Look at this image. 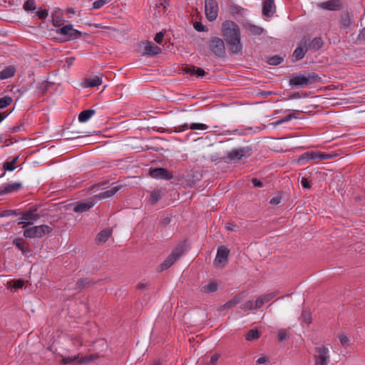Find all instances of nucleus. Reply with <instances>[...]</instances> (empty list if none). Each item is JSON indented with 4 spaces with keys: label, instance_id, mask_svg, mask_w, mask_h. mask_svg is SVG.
Returning <instances> with one entry per match:
<instances>
[{
    "label": "nucleus",
    "instance_id": "obj_1",
    "mask_svg": "<svg viewBox=\"0 0 365 365\" xmlns=\"http://www.w3.org/2000/svg\"><path fill=\"white\" fill-rule=\"evenodd\" d=\"M221 34L232 54L241 55L242 44L240 38V26L233 21L227 20L222 24Z\"/></svg>",
    "mask_w": 365,
    "mask_h": 365
},
{
    "label": "nucleus",
    "instance_id": "obj_2",
    "mask_svg": "<svg viewBox=\"0 0 365 365\" xmlns=\"http://www.w3.org/2000/svg\"><path fill=\"white\" fill-rule=\"evenodd\" d=\"M321 81V78L314 72H304L303 74H297L292 76L289 84L292 88H304L307 86L314 84Z\"/></svg>",
    "mask_w": 365,
    "mask_h": 365
},
{
    "label": "nucleus",
    "instance_id": "obj_3",
    "mask_svg": "<svg viewBox=\"0 0 365 365\" xmlns=\"http://www.w3.org/2000/svg\"><path fill=\"white\" fill-rule=\"evenodd\" d=\"M186 241L181 242L178 244L171 252V253L166 257V259L158 267L157 271L162 272L170 268L180 257L183 255L185 251Z\"/></svg>",
    "mask_w": 365,
    "mask_h": 365
},
{
    "label": "nucleus",
    "instance_id": "obj_4",
    "mask_svg": "<svg viewBox=\"0 0 365 365\" xmlns=\"http://www.w3.org/2000/svg\"><path fill=\"white\" fill-rule=\"evenodd\" d=\"M253 153L251 146H245L232 150L226 155H224L221 159L222 161L229 163H237L243 158H249Z\"/></svg>",
    "mask_w": 365,
    "mask_h": 365
},
{
    "label": "nucleus",
    "instance_id": "obj_5",
    "mask_svg": "<svg viewBox=\"0 0 365 365\" xmlns=\"http://www.w3.org/2000/svg\"><path fill=\"white\" fill-rule=\"evenodd\" d=\"M210 52L217 58H224L226 55L224 40L219 37H212L208 43Z\"/></svg>",
    "mask_w": 365,
    "mask_h": 365
},
{
    "label": "nucleus",
    "instance_id": "obj_6",
    "mask_svg": "<svg viewBox=\"0 0 365 365\" xmlns=\"http://www.w3.org/2000/svg\"><path fill=\"white\" fill-rule=\"evenodd\" d=\"M52 230L53 229L46 225L34 226L26 229L24 231V236L26 238H40L46 235L50 234Z\"/></svg>",
    "mask_w": 365,
    "mask_h": 365
},
{
    "label": "nucleus",
    "instance_id": "obj_7",
    "mask_svg": "<svg viewBox=\"0 0 365 365\" xmlns=\"http://www.w3.org/2000/svg\"><path fill=\"white\" fill-rule=\"evenodd\" d=\"M56 34L62 35L64 38H59L60 42H64L77 39L82 36L80 31L73 29L72 24H66V26L56 30Z\"/></svg>",
    "mask_w": 365,
    "mask_h": 365
},
{
    "label": "nucleus",
    "instance_id": "obj_8",
    "mask_svg": "<svg viewBox=\"0 0 365 365\" xmlns=\"http://www.w3.org/2000/svg\"><path fill=\"white\" fill-rule=\"evenodd\" d=\"M317 354L314 355V365H327L329 361V349L324 345L315 348Z\"/></svg>",
    "mask_w": 365,
    "mask_h": 365
},
{
    "label": "nucleus",
    "instance_id": "obj_9",
    "mask_svg": "<svg viewBox=\"0 0 365 365\" xmlns=\"http://www.w3.org/2000/svg\"><path fill=\"white\" fill-rule=\"evenodd\" d=\"M205 15L207 20L212 21L218 15V4L216 0H205Z\"/></svg>",
    "mask_w": 365,
    "mask_h": 365
},
{
    "label": "nucleus",
    "instance_id": "obj_10",
    "mask_svg": "<svg viewBox=\"0 0 365 365\" xmlns=\"http://www.w3.org/2000/svg\"><path fill=\"white\" fill-rule=\"evenodd\" d=\"M332 156L330 154H327L320 152L308 151L303 153L298 159L299 163H304L309 160H327L331 158Z\"/></svg>",
    "mask_w": 365,
    "mask_h": 365
},
{
    "label": "nucleus",
    "instance_id": "obj_11",
    "mask_svg": "<svg viewBox=\"0 0 365 365\" xmlns=\"http://www.w3.org/2000/svg\"><path fill=\"white\" fill-rule=\"evenodd\" d=\"M230 254V250L225 247H219L217 249V255L214 260V264L216 267L222 268L225 267L227 261Z\"/></svg>",
    "mask_w": 365,
    "mask_h": 365
},
{
    "label": "nucleus",
    "instance_id": "obj_12",
    "mask_svg": "<svg viewBox=\"0 0 365 365\" xmlns=\"http://www.w3.org/2000/svg\"><path fill=\"white\" fill-rule=\"evenodd\" d=\"M149 175L153 178L165 180H170L173 178V173L164 168H150Z\"/></svg>",
    "mask_w": 365,
    "mask_h": 365
},
{
    "label": "nucleus",
    "instance_id": "obj_13",
    "mask_svg": "<svg viewBox=\"0 0 365 365\" xmlns=\"http://www.w3.org/2000/svg\"><path fill=\"white\" fill-rule=\"evenodd\" d=\"M21 221L18 222V225L23 224L22 227L24 228L30 225H33L34 221L40 219V215L34 214L32 211L27 210L26 212H20Z\"/></svg>",
    "mask_w": 365,
    "mask_h": 365
},
{
    "label": "nucleus",
    "instance_id": "obj_14",
    "mask_svg": "<svg viewBox=\"0 0 365 365\" xmlns=\"http://www.w3.org/2000/svg\"><path fill=\"white\" fill-rule=\"evenodd\" d=\"M143 54L148 56H154L161 53V48L152 41H146L141 45Z\"/></svg>",
    "mask_w": 365,
    "mask_h": 365
},
{
    "label": "nucleus",
    "instance_id": "obj_15",
    "mask_svg": "<svg viewBox=\"0 0 365 365\" xmlns=\"http://www.w3.org/2000/svg\"><path fill=\"white\" fill-rule=\"evenodd\" d=\"M188 128H190L191 130H206L208 128V126L205 124L198 123H192L190 126H188L187 124L184 123L182 125H180L177 127H175L173 131L176 132V133H179V132L185 131V130H187Z\"/></svg>",
    "mask_w": 365,
    "mask_h": 365
},
{
    "label": "nucleus",
    "instance_id": "obj_16",
    "mask_svg": "<svg viewBox=\"0 0 365 365\" xmlns=\"http://www.w3.org/2000/svg\"><path fill=\"white\" fill-rule=\"evenodd\" d=\"M319 6L329 11H339L342 9V3L341 0H329L321 3Z\"/></svg>",
    "mask_w": 365,
    "mask_h": 365
},
{
    "label": "nucleus",
    "instance_id": "obj_17",
    "mask_svg": "<svg viewBox=\"0 0 365 365\" xmlns=\"http://www.w3.org/2000/svg\"><path fill=\"white\" fill-rule=\"evenodd\" d=\"M275 4L274 0H265L263 2L262 14L264 16L271 17L275 13Z\"/></svg>",
    "mask_w": 365,
    "mask_h": 365
},
{
    "label": "nucleus",
    "instance_id": "obj_18",
    "mask_svg": "<svg viewBox=\"0 0 365 365\" xmlns=\"http://www.w3.org/2000/svg\"><path fill=\"white\" fill-rule=\"evenodd\" d=\"M94 205L93 200H84L78 202L73 207V211L78 213H82L89 210Z\"/></svg>",
    "mask_w": 365,
    "mask_h": 365
},
{
    "label": "nucleus",
    "instance_id": "obj_19",
    "mask_svg": "<svg viewBox=\"0 0 365 365\" xmlns=\"http://www.w3.org/2000/svg\"><path fill=\"white\" fill-rule=\"evenodd\" d=\"M115 183H113L112 184V187L108 190H106L105 192H102L101 193H99L98 195H96L95 197H98V199H105V198H107V197H112L113 195H114L118 191H119L123 185H114Z\"/></svg>",
    "mask_w": 365,
    "mask_h": 365
},
{
    "label": "nucleus",
    "instance_id": "obj_20",
    "mask_svg": "<svg viewBox=\"0 0 365 365\" xmlns=\"http://www.w3.org/2000/svg\"><path fill=\"white\" fill-rule=\"evenodd\" d=\"M276 294V292H271L259 297L255 302V309H257L261 308L264 303L272 299Z\"/></svg>",
    "mask_w": 365,
    "mask_h": 365
},
{
    "label": "nucleus",
    "instance_id": "obj_21",
    "mask_svg": "<svg viewBox=\"0 0 365 365\" xmlns=\"http://www.w3.org/2000/svg\"><path fill=\"white\" fill-rule=\"evenodd\" d=\"M96 283L97 282H95L91 277L81 278L78 279L77 282H76V288L81 291L83 289L96 284Z\"/></svg>",
    "mask_w": 365,
    "mask_h": 365
},
{
    "label": "nucleus",
    "instance_id": "obj_22",
    "mask_svg": "<svg viewBox=\"0 0 365 365\" xmlns=\"http://www.w3.org/2000/svg\"><path fill=\"white\" fill-rule=\"evenodd\" d=\"M183 71L186 73H189L190 75H196L198 77H202L206 74L205 71L200 68V67H196L195 66L190 65V66H186Z\"/></svg>",
    "mask_w": 365,
    "mask_h": 365
},
{
    "label": "nucleus",
    "instance_id": "obj_23",
    "mask_svg": "<svg viewBox=\"0 0 365 365\" xmlns=\"http://www.w3.org/2000/svg\"><path fill=\"white\" fill-rule=\"evenodd\" d=\"M13 245H16L24 255L31 252L29 244L23 238H16L13 240Z\"/></svg>",
    "mask_w": 365,
    "mask_h": 365
},
{
    "label": "nucleus",
    "instance_id": "obj_24",
    "mask_svg": "<svg viewBox=\"0 0 365 365\" xmlns=\"http://www.w3.org/2000/svg\"><path fill=\"white\" fill-rule=\"evenodd\" d=\"M102 83V80L100 76H96L91 78H86L83 82L85 88H94L100 86Z\"/></svg>",
    "mask_w": 365,
    "mask_h": 365
},
{
    "label": "nucleus",
    "instance_id": "obj_25",
    "mask_svg": "<svg viewBox=\"0 0 365 365\" xmlns=\"http://www.w3.org/2000/svg\"><path fill=\"white\" fill-rule=\"evenodd\" d=\"M16 73V68L14 66H6L4 69L0 71V79L4 80L11 78Z\"/></svg>",
    "mask_w": 365,
    "mask_h": 365
},
{
    "label": "nucleus",
    "instance_id": "obj_26",
    "mask_svg": "<svg viewBox=\"0 0 365 365\" xmlns=\"http://www.w3.org/2000/svg\"><path fill=\"white\" fill-rule=\"evenodd\" d=\"M111 235V231L108 229L101 230L96 236V241L98 244L105 243L110 236Z\"/></svg>",
    "mask_w": 365,
    "mask_h": 365
},
{
    "label": "nucleus",
    "instance_id": "obj_27",
    "mask_svg": "<svg viewBox=\"0 0 365 365\" xmlns=\"http://www.w3.org/2000/svg\"><path fill=\"white\" fill-rule=\"evenodd\" d=\"M21 186L20 182L9 184L4 189L0 188V195L17 191Z\"/></svg>",
    "mask_w": 365,
    "mask_h": 365
},
{
    "label": "nucleus",
    "instance_id": "obj_28",
    "mask_svg": "<svg viewBox=\"0 0 365 365\" xmlns=\"http://www.w3.org/2000/svg\"><path fill=\"white\" fill-rule=\"evenodd\" d=\"M324 45V41L321 37H315L310 41V45L309 48L310 51H317L322 48Z\"/></svg>",
    "mask_w": 365,
    "mask_h": 365
},
{
    "label": "nucleus",
    "instance_id": "obj_29",
    "mask_svg": "<svg viewBox=\"0 0 365 365\" xmlns=\"http://www.w3.org/2000/svg\"><path fill=\"white\" fill-rule=\"evenodd\" d=\"M243 299V294H238L235 295L232 299L227 302L224 305V309H230L232 307H235V305L238 304L242 302Z\"/></svg>",
    "mask_w": 365,
    "mask_h": 365
},
{
    "label": "nucleus",
    "instance_id": "obj_30",
    "mask_svg": "<svg viewBox=\"0 0 365 365\" xmlns=\"http://www.w3.org/2000/svg\"><path fill=\"white\" fill-rule=\"evenodd\" d=\"M48 83H49L46 81H42L35 83L36 93L39 95L45 94L48 91Z\"/></svg>",
    "mask_w": 365,
    "mask_h": 365
},
{
    "label": "nucleus",
    "instance_id": "obj_31",
    "mask_svg": "<svg viewBox=\"0 0 365 365\" xmlns=\"http://www.w3.org/2000/svg\"><path fill=\"white\" fill-rule=\"evenodd\" d=\"M63 18L60 13V9L54 11L52 14V24L53 25L58 28L62 25V22L63 21Z\"/></svg>",
    "mask_w": 365,
    "mask_h": 365
},
{
    "label": "nucleus",
    "instance_id": "obj_32",
    "mask_svg": "<svg viewBox=\"0 0 365 365\" xmlns=\"http://www.w3.org/2000/svg\"><path fill=\"white\" fill-rule=\"evenodd\" d=\"M95 110L93 109H87L81 111L78 115V120L81 123H85L91 118V117L95 113Z\"/></svg>",
    "mask_w": 365,
    "mask_h": 365
},
{
    "label": "nucleus",
    "instance_id": "obj_33",
    "mask_svg": "<svg viewBox=\"0 0 365 365\" xmlns=\"http://www.w3.org/2000/svg\"><path fill=\"white\" fill-rule=\"evenodd\" d=\"M307 52V49L297 46L292 53V62L302 59Z\"/></svg>",
    "mask_w": 365,
    "mask_h": 365
},
{
    "label": "nucleus",
    "instance_id": "obj_34",
    "mask_svg": "<svg viewBox=\"0 0 365 365\" xmlns=\"http://www.w3.org/2000/svg\"><path fill=\"white\" fill-rule=\"evenodd\" d=\"M245 28L249 31L250 35L259 36L263 33V29L251 24L245 25Z\"/></svg>",
    "mask_w": 365,
    "mask_h": 365
},
{
    "label": "nucleus",
    "instance_id": "obj_35",
    "mask_svg": "<svg viewBox=\"0 0 365 365\" xmlns=\"http://www.w3.org/2000/svg\"><path fill=\"white\" fill-rule=\"evenodd\" d=\"M218 285L215 281L210 282L209 284L204 285L201 287L200 290L204 293H212L217 290Z\"/></svg>",
    "mask_w": 365,
    "mask_h": 365
},
{
    "label": "nucleus",
    "instance_id": "obj_36",
    "mask_svg": "<svg viewBox=\"0 0 365 365\" xmlns=\"http://www.w3.org/2000/svg\"><path fill=\"white\" fill-rule=\"evenodd\" d=\"M260 336L261 332L257 329H252L247 332L245 339L247 341H252L259 339Z\"/></svg>",
    "mask_w": 365,
    "mask_h": 365
},
{
    "label": "nucleus",
    "instance_id": "obj_37",
    "mask_svg": "<svg viewBox=\"0 0 365 365\" xmlns=\"http://www.w3.org/2000/svg\"><path fill=\"white\" fill-rule=\"evenodd\" d=\"M162 198L161 191L159 190H153L150 196V202L152 205L156 204Z\"/></svg>",
    "mask_w": 365,
    "mask_h": 365
},
{
    "label": "nucleus",
    "instance_id": "obj_38",
    "mask_svg": "<svg viewBox=\"0 0 365 365\" xmlns=\"http://www.w3.org/2000/svg\"><path fill=\"white\" fill-rule=\"evenodd\" d=\"M13 102V98L9 96H5L0 98V109L6 108Z\"/></svg>",
    "mask_w": 365,
    "mask_h": 365
},
{
    "label": "nucleus",
    "instance_id": "obj_39",
    "mask_svg": "<svg viewBox=\"0 0 365 365\" xmlns=\"http://www.w3.org/2000/svg\"><path fill=\"white\" fill-rule=\"evenodd\" d=\"M23 8L26 11H32L36 9L34 0H27L24 2Z\"/></svg>",
    "mask_w": 365,
    "mask_h": 365
},
{
    "label": "nucleus",
    "instance_id": "obj_40",
    "mask_svg": "<svg viewBox=\"0 0 365 365\" xmlns=\"http://www.w3.org/2000/svg\"><path fill=\"white\" fill-rule=\"evenodd\" d=\"M282 61H283V58L278 55L272 56L269 57L267 60V63L269 65H272V66H277V65L280 64Z\"/></svg>",
    "mask_w": 365,
    "mask_h": 365
},
{
    "label": "nucleus",
    "instance_id": "obj_41",
    "mask_svg": "<svg viewBox=\"0 0 365 365\" xmlns=\"http://www.w3.org/2000/svg\"><path fill=\"white\" fill-rule=\"evenodd\" d=\"M310 45V37L309 36L307 35V36H304L300 42H299V46L298 47H302L304 49H307V51H308L309 50H310L309 48V46Z\"/></svg>",
    "mask_w": 365,
    "mask_h": 365
},
{
    "label": "nucleus",
    "instance_id": "obj_42",
    "mask_svg": "<svg viewBox=\"0 0 365 365\" xmlns=\"http://www.w3.org/2000/svg\"><path fill=\"white\" fill-rule=\"evenodd\" d=\"M289 336L286 329H282L278 331L277 340L280 342L286 341L289 339Z\"/></svg>",
    "mask_w": 365,
    "mask_h": 365
},
{
    "label": "nucleus",
    "instance_id": "obj_43",
    "mask_svg": "<svg viewBox=\"0 0 365 365\" xmlns=\"http://www.w3.org/2000/svg\"><path fill=\"white\" fill-rule=\"evenodd\" d=\"M300 319L304 323L310 324L312 322L311 314L306 310H303L300 316Z\"/></svg>",
    "mask_w": 365,
    "mask_h": 365
},
{
    "label": "nucleus",
    "instance_id": "obj_44",
    "mask_svg": "<svg viewBox=\"0 0 365 365\" xmlns=\"http://www.w3.org/2000/svg\"><path fill=\"white\" fill-rule=\"evenodd\" d=\"M21 213L16 210H5L0 213V217H9L11 215H19Z\"/></svg>",
    "mask_w": 365,
    "mask_h": 365
},
{
    "label": "nucleus",
    "instance_id": "obj_45",
    "mask_svg": "<svg viewBox=\"0 0 365 365\" xmlns=\"http://www.w3.org/2000/svg\"><path fill=\"white\" fill-rule=\"evenodd\" d=\"M220 355L217 353L211 356L210 361H205L203 365H216Z\"/></svg>",
    "mask_w": 365,
    "mask_h": 365
},
{
    "label": "nucleus",
    "instance_id": "obj_46",
    "mask_svg": "<svg viewBox=\"0 0 365 365\" xmlns=\"http://www.w3.org/2000/svg\"><path fill=\"white\" fill-rule=\"evenodd\" d=\"M350 16L349 13H346L341 16V24L344 27H348L350 25Z\"/></svg>",
    "mask_w": 365,
    "mask_h": 365
},
{
    "label": "nucleus",
    "instance_id": "obj_47",
    "mask_svg": "<svg viewBox=\"0 0 365 365\" xmlns=\"http://www.w3.org/2000/svg\"><path fill=\"white\" fill-rule=\"evenodd\" d=\"M78 356H68V357H63L61 361V364H72L75 361H78Z\"/></svg>",
    "mask_w": 365,
    "mask_h": 365
},
{
    "label": "nucleus",
    "instance_id": "obj_48",
    "mask_svg": "<svg viewBox=\"0 0 365 365\" xmlns=\"http://www.w3.org/2000/svg\"><path fill=\"white\" fill-rule=\"evenodd\" d=\"M193 27L196 31L199 32L207 31L208 30V29L204 26L201 21H195L193 24Z\"/></svg>",
    "mask_w": 365,
    "mask_h": 365
},
{
    "label": "nucleus",
    "instance_id": "obj_49",
    "mask_svg": "<svg viewBox=\"0 0 365 365\" xmlns=\"http://www.w3.org/2000/svg\"><path fill=\"white\" fill-rule=\"evenodd\" d=\"M98 358V355L96 354H90L88 356H85L84 357H82L81 359L79 361L80 363H88L91 361H93Z\"/></svg>",
    "mask_w": 365,
    "mask_h": 365
},
{
    "label": "nucleus",
    "instance_id": "obj_50",
    "mask_svg": "<svg viewBox=\"0 0 365 365\" xmlns=\"http://www.w3.org/2000/svg\"><path fill=\"white\" fill-rule=\"evenodd\" d=\"M3 168L4 169V172H6V171H13L16 168V166L14 164V162L6 161V162H5L4 163ZM4 173H4L2 175H4Z\"/></svg>",
    "mask_w": 365,
    "mask_h": 365
},
{
    "label": "nucleus",
    "instance_id": "obj_51",
    "mask_svg": "<svg viewBox=\"0 0 365 365\" xmlns=\"http://www.w3.org/2000/svg\"><path fill=\"white\" fill-rule=\"evenodd\" d=\"M240 309H243V310H251V309H255V304L253 303V302L249 300L247 302H246L245 303H244L243 304H242L240 307Z\"/></svg>",
    "mask_w": 365,
    "mask_h": 365
},
{
    "label": "nucleus",
    "instance_id": "obj_52",
    "mask_svg": "<svg viewBox=\"0 0 365 365\" xmlns=\"http://www.w3.org/2000/svg\"><path fill=\"white\" fill-rule=\"evenodd\" d=\"M36 15L39 19L43 20V19H45L47 18V16L48 15V10H46V9L41 8L36 12Z\"/></svg>",
    "mask_w": 365,
    "mask_h": 365
},
{
    "label": "nucleus",
    "instance_id": "obj_53",
    "mask_svg": "<svg viewBox=\"0 0 365 365\" xmlns=\"http://www.w3.org/2000/svg\"><path fill=\"white\" fill-rule=\"evenodd\" d=\"M110 0H97L93 4V9H98L103 7L105 4L109 2Z\"/></svg>",
    "mask_w": 365,
    "mask_h": 365
},
{
    "label": "nucleus",
    "instance_id": "obj_54",
    "mask_svg": "<svg viewBox=\"0 0 365 365\" xmlns=\"http://www.w3.org/2000/svg\"><path fill=\"white\" fill-rule=\"evenodd\" d=\"M12 287L15 289H21L23 287L24 284V281L21 279H15V280H13L12 281Z\"/></svg>",
    "mask_w": 365,
    "mask_h": 365
},
{
    "label": "nucleus",
    "instance_id": "obj_55",
    "mask_svg": "<svg viewBox=\"0 0 365 365\" xmlns=\"http://www.w3.org/2000/svg\"><path fill=\"white\" fill-rule=\"evenodd\" d=\"M339 341L343 346H346L348 345V343L349 341V338L346 336V335L341 334L339 336Z\"/></svg>",
    "mask_w": 365,
    "mask_h": 365
},
{
    "label": "nucleus",
    "instance_id": "obj_56",
    "mask_svg": "<svg viewBox=\"0 0 365 365\" xmlns=\"http://www.w3.org/2000/svg\"><path fill=\"white\" fill-rule=\"evenodd\" d=\"M164 36H165V33L162 32V31H160V32L156 34V35H155V36L154 38V40L155 41V42L157 43L160 44L163 42Z\"/></svg>",
    "mask_w": 365,
    "mask_h": 365
},
{
    "label": "nucleus",
    "instance_id": "obj_57",
    "mask_svg": "<svg viewBox=\"0 0 365 365\" xmlns=\"http://www.w3.org/2000/svg\"><path fill=\"white\" fill-rule=\"evenodd\" d=\"M170 222H171L170 217H165L162 219V220L160 222V225L162 227H165L166 226H168L170 223Z\"/></svg>",
    "mask_w": 365,
    "mask_h": 365
},
{
    "label": "nucleus",
    "instance_id": "obj_58",
    "mask_svg": "<svg viewBox=\"0 0 365 365\" xmlns=\"http://www.w3.org/2000/svg\"><path fill=\"white\" fill-rule=\"evenodd\" d=\"M301 184H302V187L306 189H309V188H311V186H312L311 183L309 182L308 179L306 178H302Z\"/></svg>",
    "mask_w": 365,
    "mask_h": 365
},
{
    "label": "nucleus",
    "instance_id": "obj_59",
    "mask_svg": "<svg viewBox=\"0 0 365 365\" xmlns=\"http://www.w3.org/2000/svg\"><path fill=\"white\" fill-rule=\"evenodd\" d=\"M252 183L255 187H262L263 186V182L256 178L252 179Z\"/></svg>",
    "mask_w": 365,
    "mask_h": 365
},
{
    "label": "nucleus",
    "instance_id": "obj_60",
    "mask_svg": "<svg viewBox=\"0 0 365 365\" xmlns=\"http://www.w3.org/2000/svg\"><path fill=\"white\" fill-rule=\"evenodd\" d=\"M281 199V196L274 197L270 200L269 203L272 205H277L280 203Z\"/></svg>",
    "mask_w": 365,
    "mask_h": 365
},
{
    "label": "nucleus",
    "instance_id": "obj_61",
    "mask_svg": "<svg viewBox=\"0 0 365 365\" xmlns=\"http://www.w3.org/2000/svg\"><path fill=\"white\" fill-rule=\"evenodd\" d=\"M149 288V284L145 282H140L137 285V289L141 290H146Z\"/></svg>",
    "mask_w": 365,
    "mask_h": 365
},
{
    "label": "nucleus",
    "instance_id": "obj_62",
    "mask_svg": "<svg viewBox=\"0 0 365 365\" xmlns=\"http://www.w3.org/2000/svg\"><path fill=\"white\" fill-rule=\"evenodd\" d=\"M230 13L232 14H240V8L237 6H231L230 8Z\"/></svg>",
    "mask_w": 365,
    "mask_h": 365
},
{
    "label": "nucleus",
    "instance_id": "obj_63",
    "mask_svg": "<svg viewBox=\"0 0 365 365\" xmlns=\"http://www.w3.org/2000/svg\"><path fill=\"white\" fill-rule=\"evenodd\" d=\"M268 361V359L266 356H260L257 361L256 363L257 364H265Z\"/></svg>",
    "mask_w": 365,
    "mask_h": 365
},
{
    "label": "nucleus",
    "instance_id": "obj_64",
    "mask_svg": "<svg viewBox=\"0 0 365 365\" xmlns=\"http://www.w3.org/2000/svg\"><path fill=\"white\" fill-rule=\"evenodd\" d=\"M297 115H295L294 113H289L287 115L284 116L283 118H284V120L286 122H288L289 120H291L292 118H297Z\"/></svg>",
    "mask_w": 365,
    "mask_h": 365
}]
</instances>
